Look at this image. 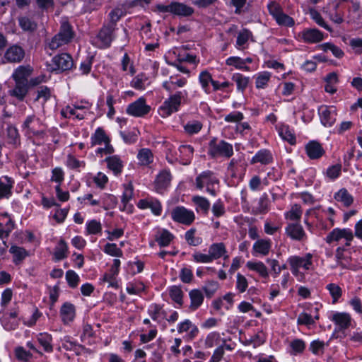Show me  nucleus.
Segmentation results:
<instances>
[{
	"label": "nucleus",
	"instance_id": "62",
	"mask_svg": "<svg viewBox=\"0 0 362 362\" xmlns=\"http://www.w3.org/2000/svg\"><path fill=\"white\" fill-rule=\"evenodd\" d=\"M269 13L270 15L273 16L275 19L278 16L280 15V13L283 11L281 6L276 2L272 1L267 6Z\"/></svg>",
	"mask_w": 362,
	"mask_h": 362
},
{
	"label": "nucleus",
	"instance_id": "53",
	"mask_svg": "<svg viewBox=\"0 0 362 362\" xmlns=\"http://www.w3.org/2000/svg\"><path fill=\"white\" fill-rule=\"evenodd\" d=\"M202 128V124L200 122L193 121L188 122L185 125L184 129L189 134H194L198 133Z\"/></svg>",
	"mask_w": 362,
	"mask_h": 362
},
{
	"label": "nucleus",
	"instance_id": "37",
	"mask_svg": "<svg viewBox=\"0 0 362 362\" xmlns=\"http://www.w3.org/2000/svg\"><path fill=\"white\" fill-rule=\"evenodd\" d=\"M199 81L206 93H209V83L214 82L211 74L208 71H203L199 74Z\"/></svg>",
	"mask_w": 362,
	"mask_h": 362
},
{
	"label": "nucleus",
	"instance_id": "60",
	"mask_svg": "<svg viewBox=\"0 0 362 362\" xmlns=\"http://www.w3.org/2000/svg\"><path fill=\"white\" fill-rule=\"evenodd\" d=\"M122 13V11L119 9L112 10L109 13L110 22L107 25L116 28L117 23L120 19Z\"/></svg>",
	"mask_w": 362,
	"mask_h": 362
},
{
	"label": "nucleus",
	"instance_id": "56",
	"mask_svg": "<svg viewBox=\"0 0 362 362\" xmlns=\"http://www.w3.org/2000/svg\"><path fill=\"white\" fill-rule=\"evenodd\" d=\"M341 170V165L340 164L334 165L327 169L326 175L329 178L334 180L340 175Z\"/></svg>",
	"mask_w": 362,
	"mask_h": 362
},
{
	"label": "nucleus",
	"instance_id": "21",
	"mask_svg": "<svg viewBox=\"0 0 362 362\" xmlns=\"http://www.w3.org/2000/svg\"><path fill=\"white\" fill-rule=\"evenodd\" d=\"M173 238L174 235L167 229L158 230L155 235V240L161 247L169 245Z\"/></svg>",
	"mask_w": 362,
	"mask_h": 362
},
{
	"label": "nucleus",
	"instance_id": "64",
	"mask_svg": "<svg viewBox=\"0 0 362 362\" xmlns=\"http://www.w3.org/2000/svg\"><path fill=\"white\" fill-rule=\"evenodd\" d=\"M180 278L183 283H190L193 278V274L192 270L186 267L182 268L180 271Z\"/></svg>",
	"mask_w": 362,
	"mask_h": 362
},
{
	"label": "nucleus",
	"instance_id": "19",
	"mask_svg": "<svg viewBox=\"0 0 362 362\" xmlns=\"http://www.w3.org/2000/svg\"><path fill=\"white\" fill-rule=\"evenodd\" d=\"M194 13V9L183 3L173 1V14L181 17H189Z\"/></svg>",
	"mask_w": 362,
	"mask_h": 362
},
{
	"label": "nucleus",
	"instance_id": "49",
	"mask_svg": "<svg viewBox=\"0 0 362 362\" xmlns=\"http://www.w3.org/2000/svg\"><path fill=\"white\" fill-rule=\"evenodd\" d=\"M66 280L71 288H76L78 285L80 278L73 270H68L66 272Z\"/></svg>",
	"mask_w": 362,
	"mask_h": 362
},
{
	"label": "nucleus",
	"instance_id": "22",
	"mask_svg": "<svg viewBox=\"0 0 362 362\" xmlns=\"http://www.w3.org/2000/svg\"><path fill=\"white\" fill-rule=\"evenodd\" d=\"M13 183V180L7 176L0 178V199L8 198L11 195Z\"/></svg>",
	"mask_w": 362,
	"mask_h": 362
},
{
	"label": "nucleus",
	"instance_id": "50",
	"mask_svg": "<svg viewBox=\"0 0 362 362\" xmlns=\"http://www.w3.org/2000/svg\"><path fill=\"white\" fill-rule=\"evenodd\" d=\"M218 288V283L216 281H209L206 282L203 290L207 298H211Z\"/></svg>",
	"mask_w": 362,
	"mask_h": 362
},
{
	"label": "nucleus",
	"instance_id": "1",
	"mask_svg": "<svg viewBox=\"0 0 362 362\" xmlns=\"http://www.w3.org/2000/svg\"><path fill=\"white\" fill-rule=\"evenodd\" d=\"M74 37V32L71 25L68 22L62 23L59 32L54 35L49 42V47L52 49H57L59 47L68 44Z\"/></svg>",
	"mask_w": 362,
	"mask_h": 362
},
{
	"label": "nucleus",
	"instance_id": "57",
	"mask_svg": "<svg viewBox=\"0 0 362 362\" xmlns=\"http://www.w3.org/2000/svg\"><path fill=\"white\" fill-rule=\"evenodd\" d=\"M271 74L269 72H262L257 77L256 87L257 88H264L267 84Z\"/></svg>",
	"mask_w": 362,
	"mask_h": 362
},
{
	"label": "nucleus",
	"instance_id": "30",
	"mask_svg": "<svg viewBox=\"0 0 362 362\" xmlns=\"http://www.w3.org/2000/svg\"><path fill=\"white\" fill-rule=\"evenodd\" d=\"M311 255H308V259H304L300 257H291L289 258L288 262L290 263L291 267H303L305 269H308L309 267L311 265L312 262L310 260Z\"/></svg>",
	"mask_w": 362,
	"mask_h": 362
},
{
	"label": "nucleus",
	"instance_id": "7",
	"mask_svg": "<svg viewBox=\"0 0 362 362\" xmlns=\"http://www.w3.org/2000/svg\"><path fill=\"white\" fill-rule=\"evenodd\" d=\"M321 123L325 127H332L336 122L337 110L334 106H321L319 110Z\"/></svg>",
	"mask_w": 362,
	"mask_h": 362
},
{
	"label": "nucleus",
	"instance_id": "52",
	"mask_svg": "<svg viewBox=\"0 0 362 362\" xmlns=\"http://www.w3.org/2000/svg\"><path fill=\"white\" fill-rule=\"evenodd\" d=\"M269 200L268 195L264 193L259 199L257 210L259 214H265L268 211Z\"/></svg>",
	"mask_w": 362,
	"mask_h": 362
},
{
	"label": "nucleus",
	"instance_id": "27",
	"mask_svg": "<svg viewBox=\"0 0 362 362\" xmlns=\"http://www.w3.org/2000/svg\"><path fill=\"white\" fill-rule=\"evenodd\" d=\"M90 139L92 146L100 145L103 143H104L105 145H108L110 141L105 131L101 127L97 128L94 134L92 135Z\"/></svg>",
	"mask_w": 362,
	"mask_h": 362
},
{
	"label": "nucleus",
	"instance_id": "13",
	"mask_svg": "<svg viewBox=\"0 0 362 362\" xmlns=\"http://www.w3.org/2000/svg\"><path fill=\"white\" fill-rule=\"evenodd\" d=\"M187 83V78L184 77H179V76H170L168 81L163 83V88L170 93L175 91L177 87L182 88Z\"/></svg>",
	"mask_w": 362,
	"mask_h": 362
},
{
	"label": "nucleus",
	"instance_id": "14",
	"mask_svg": "<svg viewBox=\"0 0 362 362\" xmlns=\"http://www.w3.org/2000/svg\"><path fill=\"white\" fill-rule=\"evenodd\" d=\"M218 180L214 176L211 171L207 170L202 173L196 178L197 187L202 189L205 185L209 186L214 183H218Z\"/></svg>",
	"mask_w": 362,
	"mask_h": 362
},
{
	"label": "nucleus",
	"instance_id": "15",
	"mask_svg": "<svg viewBox=\"0 0 362 362\" xmlns=\"http://www.w3.org/2000/svg\"><path fill=\"white\" fill-rule=\"evenodd\" d=\"M302 37L306 42L317 43L322 40L323 34L316 28H310L303 31Z\"/></svg>",
	"mask_w": 362,
	"mask_h": 362
},
{
	"label": "nucleus",
	"instance_id": "42",
	"mask_svg": "<svg viewBox=\"0 0 362 362\" xmlns=\"http://www.w3.org/2000/svg\"><path fill=\"white\" fill-rule=\"evenodd\" d=\"M19 25L24 31L33 32L37 29V23L28 17L19 18Z\"/></svg>",
	"mask_w": 362,
	"mask_h": 362
},
{
	"label": "nucleus",
	"instance_id": "47",
	"mask_svg": "<svg viewBox=\"0 0 362 362\" xmlns=\"http://www.w3.org/2000/svg\"><path fill=\"white\" fill-rule=\"evenodd\" d=\"M193 202L206 214L210 208V203L208 199L203 197L194 196L192 198Z\"/></svg>",
	"mask_w": 362,
	"mask_h": 362
},
{
	"label": "nucleus",
	"instance_id": "20",
	"mask_svg": "<svg viewBox=\"0 0 362 362\" xmlns=\"http://www.w3.org/2000/svg\"><path fill=\"white\" fill-rule=\"evenodd\" d=\"M286 233L292 239L300 240L305 235L304 230L298 223H290L286 228Z\"/></svg>",
	"mask_w": 362,
	"mask_h": 362
},
{
	"label": "nucleus",
	"instance_id": "35",
	"mask_svg": "<svg viewBox=\"0 0 362 362\" xmlns=\"http://www.w3.org/2000/svg\"><path fill=\"white\" fill-rule=\"evenodd\" d=\"M137 158L139 164L141 165H148L153 160V156L151 151L148 148H142L139 151Z\"/></svg>",
	"mask_w": 362,
	"mask_h": 362
},
{
	"label": "nucleus",
	"instance_id": "2",
	"mask_svg": "<svg viewBox=\"0 0 362 362\" xmlns=\"http://www.w3.org/2000/svg\"><path fill=\"white\" fill-rule=\"evenodd\" d=\"M187 98V91L186 90L173 91L169 98L166 100L160 110L163 111L166 115H170L173 112L178 111L182 100H185Z\"/></svg>",
	"mask_w": 362,
	"mask_h": 362
},
{
	"label": "nucleus",
	"instance_id": "45",
	"mask_svg": "<svg viewBox=\"0 0 362 362\" xmlns=\"http://www.w3.org/2000/svg\"><path fill=\"white\" fill-rule=\"evenodd\" d=\"M232 79L236 83L239 90L243 91L248 85L249 78L244 76L241 74L237 73L233 74Z\"/></svg>",
	"mask_w": 362,
	"mask_h": 362
},
{
	"label": "nucleus",
	"instance_id": "8",
	"mask_svg": "<svg viewBox=\"0 0 362 362\" xmlns=\"http://www.w3.org/2000/svg\"><path fill=\"white\" fill-rule=\"evenodd\" d=\"M341 238H344L347 241L346 245L349 246L350 242L354 238L351 230L349 228H334L326 237V242L331 243L333 241H339Z\"/></svg>",
	"mask_w": 362,
	"mask_h": 362
},
{
	"label": "nucleus",
	"instance_id": "36",
	"mask_svg": "<svg viewBox=\"0 0 362 362\" xmlns=\"http://www.w3.org/2000/svg\"><path fill=\"white\" fill-rule=\"evenodd\" d=\"M9 252L13 255V262L16 264L22 262L28 255V252L23 247L16 245L11 246Z\"/></svg>",
	"mask_w": 362,
	"mask_h": 362
},
{
	"label": "nucleus",
	"instance_id": "33",
	"mask_svg": "<svg viewBox=\"0 0 362 362\" xmlns=\"http://www.w3.org/2000/svg\"><path fill=\"white\" fill-rule=\"evenodd\" d=\"M247 267L252 271H255L262 277H268V271L267 267L262 262H247Z\"/></svg>",
	"mask_w": 362,
	"mask_h": 362
},
{
	"label": "nucleus",
	"instance_id": "40",
	"mask_svg": "<svg viewBox=\"0 0 362 362\" xmlns=\"http://www.w3.org/2000/svg\"><path fill=\"white\" fill-rule=\"evenodd\" d=\"M37 340L45 351L52 352L53 351V347L51 344L52 337L50 334L47 333H40L38 336Z\"/></svg>",
	"mask_w": 362,
	"mask_h": 362
},
{
	"label": "nucleus",
	"instance_id": "9",
	"mask_svg": "<svg viewBox=\"0 0 362 362\" xmlns=\"http://www.w3.org/2000/svg\"><path fill=\"white\" fill-rule=\"evenodd\" d=\"M25 57L24 49L16 45L9 47L5 52L4 60L9 63H19Z\"/></svg>",
	"mask_w": 362,
	"mask_h": 362
},
{
	"label": "nucleus",
	"instance_id": "29",
	"mask_svg": "<svg viewBox=\"0 0 362 362\" xmlns=\"http://www.w3.org/2000/svg\"><path fill=\"white\" fill-rule=\"evenodd\" d=\"M191 304L190 309L194 310L197 309L203 303L204 296L199 289H193L189 293Z\"/></svg>",
	"mask_w": 362,
	"mask_h": 362
},
{
	"label": "nucleus",
	"instance_id": "38",
	"mask_svg": "<svg viewBox=\"0 0 362 362\" xmlns=\"http://www.w3.org/2000/svg\"><path fill=\"white\" fill-rule=\"evenodd\" d=\"M279 134L284 141H288L290 144H294L296 143V136L289 129L288 126H281L279 128Z\"/></svg>",
	"mask_w": 362,
	"mask_h": 362
},
{
	"label": "nucleus",
	"instance_id": "25",
	"mask_svg": "<svg viewBox=\"0 0 362 362\" xmlns=\"http://www.w3.org/2000/svg\"><path fill=\"white\" fill-rule=\"evenodd\" d=\"M271 247L272 242L270 240L259 239L254 243L252 249L256 253L267 255L269 254Z\"/></svg>",
	"mask_w": 362,
	"mask_h": 362
},
{
	"label": "nucleus",
	"instance_id": "51",
	"mask_svg": "<svg viewBox=\"0 0 362 362\" xmlns=\"http://www.w3.org/2000/svg\"><path fill=\"white\" fill-rule=\"evenodd\" d=\"M290 346L293 354H300L305 349V343L300 339H295L290 343Z\"/></svg>",
	"mask_w": 362,
	"mask_h": 362
},
{
	"label": "nucleus",
	"instance_id": "31",
	"mask_svg": "<svg viewBox=\"0 0 362 362\" xmlns=\"http://www.w3.org/2000/svg\"><path fill=\"white\" fill-rule=\"evenodd\" d=\"M334 199L343 204L344 206H349L354 202L353 197L345 189L342 188L334 194Z\"/></svg>",
	"mask_w": 362,
	"mask_h": 362
},
{
	"label": "nucleus",
	"instance_id": "59",
	"mask_svg": "<svg viewBox=\"0 0 362 362\" xmlns=\"http://www.w3.org/2000/svg\"><path fill=\"white\" fill-rule=\"evenodd\" d=\"M302 211L300 206L298 204H294L291 211L286 214V218L290 220H298L301 217Z\"/></svg>",
	"mask_w": 362,
	"mask_h": 362
},
{
	"label": "nucleus",
	"instance_id": "54",
	"mask_svg": "<svg viewBox=\"0 0 362 362\" xmlns=\"http://www.w3.org/2000/svg\"><path fill=\"white\" fill-rule=\"evenodd\" d=\"M104 252L113 257H121L122 255V250L115 243H107L105 245Z\"/></svg>",
	"mask_w": 362,
	"mask_h": 362
},
{
	"label": "nucleus",
	"instance_id": "16",
	"mask_svg": "<svg viewBox=\"0 0 362 362\" xmlns=\"http://www.w3.org/2000/svg\"><path fill=\"white\" fill-rule=\"evenodd\" d=\"M171 174L169 170H163L158 175L156 180V188L158 192L167 188L171 181Z\"/></svg>",
	"mask_w": 362,
	"mask_h": 362
},
{
	"label": "nucleus",
	"instance_id": "44",
	"mask_svg": "<svg viewBox=\"0 0 362 362\" xmlns=\"http://www.w3.org/2000/svg\"><path fill=\"white\" fill-rule=\"evenodd\" d=\"M226 64L233 66L238 69L249 70V67L245 65V61L238 57H230L226 59Z\"/></svg>",
	"mask_w": 362,
	"mask_h": 362
},
{
	"label": "nucleus",
	"instance_id": "58",
	"mask_svg": "<svg viewBox=\"0 0 362 362\" xmlns=\"http://www.w3.org/2000/svg\"><path fill=\"white\" fill-rule=\"evenodd\" d=\"M87 231L89 234H97L101 232L102 226L96 220H91L87 223Z\"/></svg>",
	"mask_w": 362,
	"mask_h": 362
},
{
	"label": "nucleus",
	"instance_id": "24",
	"mask_svg": "<svg viewBox=\"0 0 362 362\" xmlns=\"http://www.w3.org/2000/svg\"><path fill=\"white\" fill-rule=\"evenodd\" d=\"M332 320L339 327L340 329H345L350 326L351 318L348 313H337L333 315Z\"/></svg>",
	"mask_w": 362,
	"mask_h": 362
},
{
	"label": "nucleus",
	"instance_id": "41",
	"mask_svg": "<svg viewBox=\"0 0 362 362\" xmlns=\"http://www.w3.org/2000/svg\"><path fill=\"white\" fill-rule=\"evenodd\" d=\"M169 295L171 299L181 306L183 303V292L179 286H173L169 288Z\"/></svg>",
	"mask_w": 362,
	"mask_h": 362
},
{
	"label": "nucleus",
	"instance_id": "48",
	"mask_svg": "<svg viewBox=\"0 0 362 362\" xmlns=\"http://www.w3.org/2000/svg\"><path fill=\"white\" fill-rule=\"evenodd\" d=\"M275 20L278 25L283 26L291 27L295 23L294 20L283 11L280 13V15Z\"/></svg>",
	"mask_w": 362,
	"mask_h": 362
},
{
	"label": "nucleus",
	"instance_id": "5",
	"mask_svg": "<svg viewBox=\"0 0 362 362\" xmlns=\"http://www.w3.org/2000/svg\"><path fill=\"white\" fill-rule=\"evenodd\" d=\"M150 111L151 107L146 104V100L144 97H141L128 105L126 110L128 115L136 117H143Z\"/></svg>",
	"mask_w": 362,
	"mask_h": 362
},
{
	"label": "nucleus",
	"instance_id": "3",
	"mask_svg": "<svg viewBox=\"0 0 362 362\" xmlns=\"http://www.w3.org/2000/svg\"><path fill=\"white\" fill-rule=\"evenodd\" d=\"M74 65L71 55L62 53L54 57L50 63H47V69L50 71H66Z\"/></svg>",
	"mask_w": 362,
	"mask_h": 362
},
{
	"label": "nucleus",
	"instance_id": "55",
	"mask_svg": "<svg viewBox=\"0 0 362 362\" xmlns=\"http://www.w3.org/2000/svg\"><path fill=\"white\" fill-rule=\"evenodd\" d=\"M7 136L9 142L13 144H17L19 141V134L17 129L13 126L7 127Z\"/></svg>",
	"mask_w": 362,
	"mask_h": 362
},
{
	"label": "nucleus",
	"instance_id": "28",
	"mask_svg": "<svg viewBox=\"0 0 362 362\" xmlns=\"http://www.w3.org/2000/svg\"><path fill=\"white\" fill-rule=\"evenodd\" d=\"M40 124V121L35 115L28 116L23 124V129H26L28 133H37V129Z\"/></svg>",
	"mask_w": 362,
	"mask_h": 362
},
{
	"label": "nucleus",
	"instance_id": "10",
	"mask_svg": "<svg viewBox=\"0 0 362 362\" xmlns=\"http://www.w3.org/2000/svg\"><path fill=\"white\" fill-rule=\"evenodd\" d=\"M115 28L108 25H105L100 30L98 38L103 45V47L107 48L115 40L114 32Z\"/></svg>",
	"mask_w": 362,
	"mask_h": 362
},
{
	"label": "nucleus",
	"instance_id": "6",
	"mask_svg": "<svg viewBox=\"0 0 362 362\" xmlns=\"http://www.w3.org/2000/svg\"><path fill=\"white\" fill-rule=\"evenodd\" d=\"M171 217L176 222L189 226L194 221L195 215L184 206H177L172 211Z\"/></svg>",
	"mask_w": 362,
	"mask_h": 362
},
{
	"label": "nucleus",
	"instance_id": "32",
	"mask_svg": "<svg viewBox=\"0 0 362 362\" xmlns=\"http://www.w3.org/2000/svg\"><path fill=\"white\" fill-rule=\"evenodd\" d=\"M226 252V247L223 243H214L209 249V253L213 261L221 257Z\"/></svg>",
	"mask_w": 362,
	"mask_h": 362
},
{
	"label": "nucleus",
	"instance_id": "61",
	"mask_svg": "<svg viewBox=\"0 0 362 362\" xmlns=\"http://www.w3.org/2000/svg\"><path fill=\"white\" fill-rule=\"evenodd\" d=\"M195 230L190 229L185 233V240L187 242L193 246L199 245L201 243V239L199 238L194 237Z\"/></svg>",
	"mask_w": 362,
	"mask_h": 362
},
{
	"label": "nucleus",
	"instance_id": "26",
	"mask_svg": "<svg viewBox=\"0 0 362 362\" xmlns=\"http://www.w3.org/2000/svg\"><path fill=\"white\" fill-rule=\"evenodd\" d=\"M272 156L269 151L262 149L259 151L252 158L251 163H260L263 165H267L272 162Z\"/></svg>",
	"mask_w": 362,
	"mask_h": 362
},
{
	"label": "nucleus",
	"instance_id": "43",
	"mask_svg": "<svg viewBox=\"0 0 362 362\" xmlns=\"http://www.w3.org/2000/svg\"><path fill=\"white\" fill-rule=\"evenodd\" d=\"M326 288L329 291L332 298V303H335L342 295V290L339 286L336 284H329L326 286Z\"/></svg>",
	"mask_w": 362,
	"mask_h": 362
},
{
	"label": "nucleus",
	"instance_id": "11",
	"mask_svg": "<svg viewBox=\"0 0 362 362\" xmlns=\"http://www.w3.org/2000/svg\"><path fill=\"white\" fill-rule=\"evenodd\" d=\"M194 148L190 145H181L175 152L176 160L182 165H189L193 157Z\"/></svg>",
	"mask_w": 362,
	"mask_h": 362
},
{
	"label": "nucleus",
	"instance_id": "23",
	"mask_svg": "<svg viewBox=\"0 0 362 362\" xmlns=\"http://www.w3.org/2000/svg\"><path fill=\"white\" fill-rule=\"evenodd\" d=\"M60 315L64 323L71 322L75 317L74 305L70 303H64L61 308Z\"/></svg>",
	"mask_w": 362,
	"mask_h": 362
},
{
	"label": "nucleus",
	"instance_id": "46",
	"mask_svg": "<svg viewBox=\"0 0 362 362\" xmlns=\"http://www.w3.org/2000/svg\"><path fill=\"white\" fill-rule=\"evenodd\" d=\"M320 47L325 52L330 51L332 54L337 58H341L344 54V52L339 47L332 43H324L321 45Z\"/></svg>",
	"mask_w": 362,
	"mask_h": 362
},
{
	"label": "nucleus",
	"instance_id": "12",
	"mask_svg": "<svg viewBox=\"0 0 362 362\" xmlns=\"http://www.w3.org/2000/svg\"><path fill=\"white\" fill-rule=\"evenodd\" d=\"M305 148L308 156L312 160L320 158L325 153L322 145L315 141H309Z\"/></svg>",
	"mask_w": 362,
	"mask_h": 362
},
{
	"label": "nucleus",
	"instance_id": "63",
	"mask_svg": "<svg viewBox=\"0 0 362 362\" xmlns=\"http://www.w3.org/2000/svg\"><path fill=\"white\" fill-rule=\"evenodd\" d=\"M248 284L246 278L238 273L237 274V282H236V288L240 292L243 293L246 291L247 288Z\"/></svg>",
	"mask_w": 362,
	"mask_h": 362
},
{
	"label": "nucleus",
	"instance_id": "17",
	"mask_svg": "<svg viewBox=\"0 0 362 362\" xmlns=\"http://www.w3.org/2000/svg\"><path fill=\"white\" fill-rule=\"evenodd\" d=\"M33 69L30 66H19L13 72L12 78L15 81L28 83V77L31 75Z\"/></svg>",
	"mask_w": 362,
	"mask_h": 362
},
{
	"label": "nucleus",
	"instance_id": "4",
	"mask_svg": "<svg viewBox=\"0 0 362 362\" xmlns=\"http://www.w3.org/2000/svg\"><path fill=\"white\" fill-rule=\"evenodd\" d=\"M209 154L213 158L218 156L230 158L233 154V146L223 140L218 143L212 140L209 144Z\"/></svg>",
	"mask_w": 362,
	"mask_h": 362
},
{
	"label": "nucleus",
	"instance_id": "18",
	"mask_svg": "<svg viewBox=\"0 0 362 362\" xmlns=\"http://www.w3.org/2000/svg\"><path fill=\"white\" fill-rule=\"evenodd\" d=\"M15 87L13 90H10V95L22 101L28 92V83L23 81H15Z\"/></svg>",
	"mask_w": 362,
	"mask_h": 362
},
{
	"label": "nucleus",
	"instance_id": "34",
	"mask_svg": "<svg viewBox=\"0 0 362 362\" xmlns=\"http://www.w3.org/2000/svg\"><path fill=\"white\" fill-rule=\"evenodd\" d=\"M107 167L112 170L115 175H119L122 170V163L121 160L117 156H111L106 158Z\"/></svg>",
	"mask_w": 362,
	"mask_h": 362
},
{
	"label": "nucleus",
	"instance_id": "39",
	"mask_svg": "<svg viewBox=\"0 0 362 362\" xmlns=\"http://www.w3.org/2000/svg\"><path fill=\"white\" fill-rule=\"evenodd\" d=\"M68 247L64 240H60L54 249V257L57 260H62L67 257Z\"/></svg>",
	"mask_w": 362,
	"mask_h": 362
}]
</instances>
